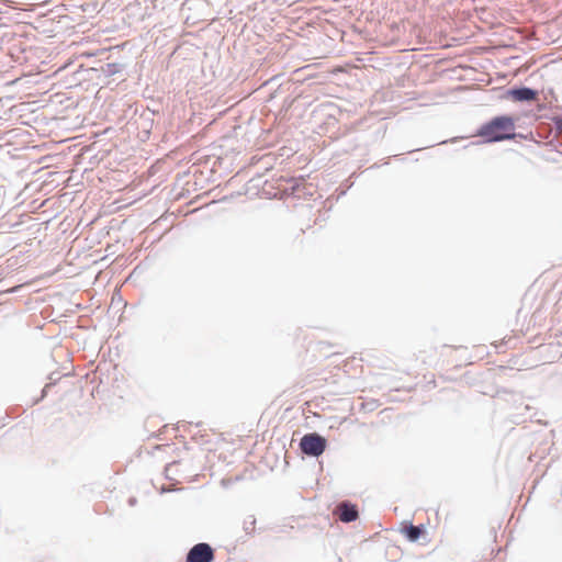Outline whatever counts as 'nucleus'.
<instances>
[{"mask_svg":"<svg viewBox=\"0 0 562 562\" xmlns=\"http://www.w3.org/2000/svg\"><path fill=\"white\" fill-rule=\"evenodd\" d=\"M515 120L510 115H498L482 124L477 130V136L485 143H498L516 137Z\"/></svg>","mask_w":562,"mask_h":562,"instance_id":"nucleus-1","label":"nucleus"},{"mask_svg":"<svg viewBox=\"0 0 562 562\" xmlns=\"http://www.w3.org/2000/svg\"><path fill=\"white\" fill-rule=\"evenodd\" d=\"M303 454L318 458L327 448V439L316 431L305 434L299 443Z\"/></svg>","mask_w":562,"mask_h":562,"instance_id":"nucleus-2","label":"nucleus"},{"mask_svg":"<svg viewBox=\"0 0 562 562\" xmlns=\"http://www.w3.org/2000/svg\"><path fill=\"white\" fill-rule=\"evenodd\" d=\"M214 560V550L206 542L194 544L186 557V562H212Z\"/></svg>","mask_w":562,"mask_h":562,"instance_id":"nucleus-3","label":"nucleus"},{"mask_svg":"<svg viewBox=\"0 0 562 562\" xmlns=\"http://www.w3.org/2000/svg\"><path fill=\"white\" fill-rule=\"evenodd\" d=\"M333 514L345 524L353 522L359 517L358 506L349 501L338 503Z\"/></svg>","mask_w":562,"mask_h":562,"instance_id":"nucleus-4","label":"nucleus"},{"mask_svg":"<svg viewBox=\"0 0 562 562\" xmlns=\"http://www.w3.org/2000/svg\"><path fill=\"white\" fill-rule=\"evenodd\" d=\"M507 95L514 101L530 102L537 99L538 91L529 87H514L507 90Z\"/></svg>","mask_w":562,"mask_h":562,"instance_id":"nucleus-5","label":"nucleus"},{"mask_svg":"<svg viewBox=\"0 0 562 562\" xmlns=\"http://www.w3.org/2000/svg\"><path fill=\"white\" fill-rule=\"evenodd\" d=\"M402 532L405 535L408 541L416 542L420 536L425 532L424 525H413L408 522L403 526Z\"/></svg>","mask_w":562,"mask_h":562,"instance_id":"nucleus-6","label":"nucleus"},{"mask_svg":"<svg viewBox=\"0 0 562 562\" xmlns=\"http://www.w3.org/2000/svg\"><path fill=\"white\" fill-rule=\"evenodd\" d=\"M123 70V65L119 63H109L103 68L102 71L105 76L111 77Z\"/></svg>","mask_w":562,"mask_h":562,"instance_id":"nucleus-7","label":"nucleus"},{"mask_svg":"<svg viewBox=\"0 0 562 562\" xmlns=\"http://www.w3.org/2000/svg\"><path fill=\"white\" fill-rule=\"evenodd\" d=\"M48 379L50 380V382L45 384L44 389L42 390L41 397L35 403H37L38 401L46 397L48 389L59 380V375H58V373L54 372V373L49 374Z\"/></svg>","mask_w":562,"mask_h":562,"instance_id":"nucleus-8","label":"nucleus"},{"mask_svg":"<svg viewBox=\"0 0 562 562\" xmlns=\"http://www.w3.org/2000/svg\"><path fill=\"white\" fill-rule=\"evenodd\" d=\"M256 518L254 515H249L245 518L243 529L246 533H252L255 531Z\"/></svg>","mask_w":562,"mask_h":562,"instance_id":"nucleus-9","label":"nucleus"},{"mask_svg":"<svg viewBox=\"0 0 562 562\" xmlns=\"http://www.w3.org/2000/svg\"><path fill=\"white\" fill-rule=\"evenodd\" d=\"M135 503H136V498L131 497V498L128 499V504H130L131 506H134V505H135Z\"/></svg>","mask_w":562,"mask_h":562,"instance_id":"nucleus-10","label":"nucleus"},{"mask_svg":"<svg viewBox=\"0 0 562 562\" xmlns=\"http://www.w3.org/2000/svg\"><path fill=\"white\" fill-rule=\"evenodd\" d=\"M558 126H559L560 128H562V117L559 120V122H558Z\"/></svg>","mask_w":562,"mask_h":562,"instance_id":"nucleus-11","label":"nucleus"}]
</instances>
